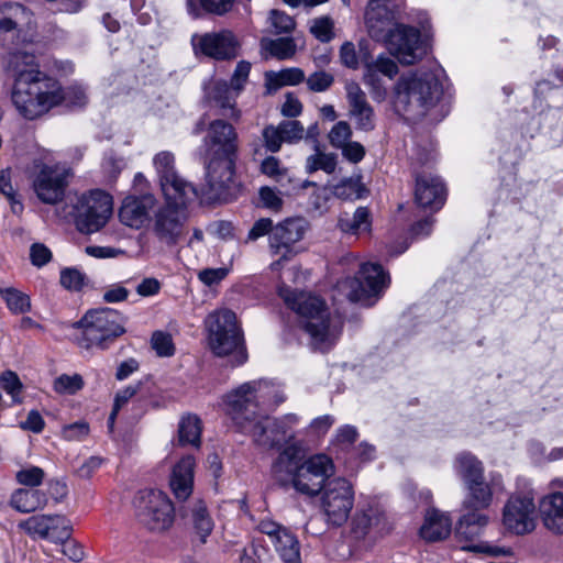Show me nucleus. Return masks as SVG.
<instances>
[{"label": "nucleus", "mask_w": 563, "mask_h": 563, "mask_svg": "<svg viewBox=\"0 0 563 563\" xmlns=\"http://www.w3.org/2000/svg\"><path fill=\"white\" fill-rule=\"evenodd\" d=\"M15 80L12 102L18 112L27 120H34L66 101L70 106L82 107L87 102L85 88L71 86L63 89L59 81L42 73L35 64V56L16 52L10 58Z\"/></svg>", "instance_id": "nucleus-1"}, {"label": "nucleus", "mask_w": 563, "mask_h": 563, "mask_svg": "<svg viewBox=\"0 0 563 563\" xmlns=\"http://www.w3.org/2000/svg\"><path fill=\"white\" fill-rule=\"evenodd\" d=\"M206 185L210 201L228 202L238 191L235 165L239 157L236 129L223 119L209 122L201 144Z\"/></svg>", "instance_id": "nucleus-2"}, {"label": "nucleus", "mask_w": 563, "mask_h": 563, "mask_svg": "<svg viewBox=\"0 0 563 563\" xmlns=\"http://www.w3.org/2000/svg\"><path fill=\"white\" fill-rule=\"evenodd\" d=\"M334 473L333 461L325 454L305 459L298 444H288L279 452L271 466L274 481L283 487L291 486L296 492L316 496L323 483Z\"/></svg>", "instance_id": "nucleus-3"}, {"label": "nucleus", "mask_w": 563, "mask_h": 563, "mask_svg": "<svg viewBox=\"0 0 563 563\" xmlns=\"http://www.w3.org/2000/svg\"><path fill=\"white\" fill-rule=\"evenodd\" d=\"M278 294L286 306L300 316L301 325L314 349L328 351L335 344L343 323L340 317L330 314L322 299L288 286H280Z\"/></svg>", "instance_id": "nucleus-4"}, {"label": "nucleus", "mask_w": 563, "mask_h": 563, "mask_svg": "<svg viewBox=\"0 0 563 563\" xmlns=\"http://www.w3.org/2000/svg\"><path fill=\"white\" fill-rule=\"evenodd\" d=\"M443 87L434 71L409 70L399 76L393 89L395 111L418 119L428 113L441 99Z\"/></svg>", "instance_id": "nucleus-5"}, {"label": "nucleus", "mask_w": 563, "mask_h": 563, "mask_svg": "<svg viewBox=\"0 0 563 563\" xmlns=\"http://www.w3.org/2000/svg\"><path fill=\"white\" fill-rule=\"evenodd\" d=\"M283 393L267 379L251 380L223 395L219 404L242 432L256 417L260 405H279Z\"/></svg>", "instance_id": "nucleus-6"}, {"label": "nucleus", "mask_w": 563, "mask_h": 563, "mask_svg": "<svg viewBox=\"0 0 563 563\" xmlns=\"http://www.w3.org/2000/svg\"><path fill=\"white\" fill-rule=\"evenodd\" d=\"M71 328L75 343L85 350H106L125 332L122 314L111 308L89 310Z\"/></svg>", "instance_id": "nucleus-7"}, {"label": "nucleus", "mask_w": 563, "mask_h": 563, "mask_svg": "<svg viewBox=\"0 0 563 563\" xmlns=\"http://www.w3.org/2000/svg\"><path fill=\"white\" fill-rule=\"evenodd\" d=\"M205 323L208 332V344L213 354L217 356L234 354V366L246 362L247 353L243 331L232 310L223 308L210 312Z\"/></svg>", "instance_id": "nucleus-8"}, {"label": "nucleus", "mask_w": 563, "mask_h": 563, "mask_svg": "<svg viewBox=\"0 0 563 563\" xmlns=\"http://www.w3.org/2000/svg\"><path fill=\"white\" fill-rule=\"evenodd\" d=\"M112 197L108 192L93 189L70 198L65 210L79 232L91 234L106 225L112 214Z\"/></svg>", "instance_id": "nucleus-9"}, {"label": "nucleus", "mask_w": 563, "mask_h": 563, "mask_svg": "<svg viewBox=\"0 0 563 563\" xmlns=\"http://www.w3.org/2000/svg\"><path fill=\"white\" fill-rule=\"evenodd\" d=\"M133 506L139 523L151 532H166L174 525V504L167 494L159 489L150 488L137 492Z\"/></svg>", "instance_id": "nucleus-10"}, {"label": "nucleus", "mask_w": 563, "mask_h": 563, "mask_svg": "<svg viewBox=\"0 0 563 563\" xmlns=\"http://www.w3.org/2000/svg\"><path fill=\"white\" fill-rule=\"evenodd\" d=\"M389 284V277L377 263L363 264L357 277H346L338 283L340 292L353 302L371 307Z\"/></svg>", "instance_id": "nucleus-11"}, {"label": "nucleus", "mask_w": 563, "mask_h": 563, "mask_svg": "<svg viewBox=\"0 0 563 563\" xmlns=\"http://www.w3.org/2000/svg\"><path fill=\"white\" fill-rule=\"evenodd\" d=\"M321 508L329 525L340 527L346 522L354 504L352 484L342 477L325 481L321 488Z\"/></svg>", "instance_id": "nucleus-12"}, {"label": "nucleus", "mask_w": 563, "mask_h": 563, "mask_svg": "<svg viewBox=\"0 0 563 563\" xmlns=\"http://www.w3.org/2000/svg\"><path fill=\"white\" fill-rule=\"evenodd\" d=\"M166 203L157 210L154 217L153 232L166 245H175L183 236L187 220V205L195 199H165Z\"/></svg>", "instance_id": "nucleus-13"}, {"label": "nucleus", "mask_w": 563, "mask_h": 563, "mask_svg": "<svg viewBox=\"0 0 563 563\" xmlns=\"http://www.w3.org/2000/svg\"><path fill=\"white\" fill-rule=\"evenodd\" d=\"M307 229L308 222L300 217L285 219L274 227L268 247L278 258L271 264L273 271H278L295 255L294 245L302 240Z\"/></svg>", "instance_id": "nucleus-14"}, {"label": "nucleus", "mask_w": 563, "mask_h": 563, "mask_svg": "<svg viewBox=\"0 0 563 563\" xmlns=\"http://www.w3.org/2000/svg\"><path fill=\"white\" fill-rule=\"evenodd\" d=\"M389 52L404 65L420 60L428 51V44L420 31L413 26L398 24L384 42Z\"/></svg>", "instance_id": "nucleus-15"}, {"label": "nucleus", "mask_w": 563, "mask_h": 563, "mask_svg": "<svg viewBox=\"0 0 563 563\" xmlns=\"http://www.w3.org/2000/svg\"><path fill=\"white\" fill-rule=\"evenodd\" d=\"M174 162L175 158L170 152H161L153 159L165 199L173 200L179 197L196 199L197 189L177 175Z\"/></svg>", "instance_id": "nucleus-16"}, {"label": "nucleus", "mask_w": 563, "mask_h": 563, "mask_svg": "<svg viewBox=\"0 0 563 563\" xmlns=\"http://www.w3.org/2000/svg\"><path fill=\"white\" fill-rule=\"evenodd\" d=\"M536 505L530 495H512L503 509V525L507 530L523 536L536 528Z\"/></svg>", "instance_id": "nucleus-17"}, {"label": "nucleus", "mask_w": 563, "mask_h": 563, "mask_svg": "<svg viewBox=\"0 0 563 563\" xmlns=\"http://www.w3.org/2000/svg\"><path fill=\"white\" fill-rule=\"evenodd\" d=\"M19 528L33 539L59 542L71 536V525L62 515H35L19 523Z\"/></svg>", "instance_id": "nucleus-18"}, {"label": "nucleus", "mask_w": 563, "mask_h": 563, "mask_svg": "<svg viewBox=\"0 0 563 563\" xmlns=\"http://www.w3.org/2000/svg\"><path fill=\"white\" fill-rule=\"evenodd\" d=\"M191 44L196 52L219 59H230L238 55L239 42L231 31L222 30L220 32L195 34L191 37Z\"/></svg>", "instance_id": "nucleus-19"}, {"label": "nucleus", "mask_w": 563, "mask_h": 563, "mask_svg": "<svg viewBox=\"0 0 563 563\" xmlns=\"http://www.w3.org/2000/svg\"><path fill=\"white\" fill-rule=\"evenodd\" d=\"M252 437L254 443L262 448H277L294 439L284 422L269 417L255 418L243 431Z\"/></svg>", "instance_id": "nucleus-20"}, {"label": "nucleus", "mask_w": 563, "mask_h": 563, "mask_svg": "<svg viewBox=\"0 0 563 563\" xmlns=\"http://www.w3.org/2000/svg\"><path fill=\"white\" fill-rule=\"evenodd\" d=\"M397 73V64L384 54L364 64L363 82L368 88L374 101L382 102L387 97V88L382 76L393 79Z\"/></svg>", "instance_id": "nucleus-21"}, {"label": "nucleus", "mask_w": 563, "mask_h": 563, "mask_svg": "<svg viewBox=\"0 0 563 563\" xmlns=\"http://www.w3.org/2000/svg\"><path fill=\"white\" fill-rule=\"evenodd\" d=\"M34 190L38 199L48 205L60 201L67 186V175L57 167L43 166L34 179Z\"/></svg>", "instance_id": "nucleus-22"}, {"label": "nucleus", "mask_w": 563, "mask_h": 563, "mask_svg": "<svg viewBox=\"0 0 563 563\" xmlns=\"http://www.w3.org/2000/svg\"><path fill=\"white\" fill-rule=\"evenodd\" d=\"M364 19L369 36L377 42H385L398 25L394 22V12L388 9L387 0H369Z\"/></svg>", "instance_id": "nucleus-23"}, {"label": "nucleus", "mask_w": 563, "mask_h": 563, "mask_svg": "<svg viewBox=\"0 0 563 563\" xmlns=\"http://www.w3.org/2000/svg\"><path fill=\"white\" fill-rule=\"evenodd\" d=\"M349 114L354 120L356 129L365 132L375 129V112L366 98V93L354 81L345 85Z\"/></svg>", "instance_id": "nucleus-24"}, {"label": "nucleus", "mask_w": 563, "mask_h": 563, "mask_svg": "<svg viewBox=\"0 0 563 563\" xmlns=\"http://www.w3.org/2000/svg\"><path fill=\"white\" fill-rule=\"evenodd\" d=\"M415 199L419 207L439 210L445 201V188L442 180L432 175H418L416 177Z\"/></svg>", "instance_id": "nucleus-25"}, {"label": "nucleus", "mask_w": 563, "mask_h": 563, "mask_svg": "<svg viewBox=\"0 0 563 563\" xmlns=\"http://www.w3.org/2000/svg\"><path fill=\"white\" fill-rule=\"evenodd\" d=\"M196 461L194 456L181 457L172 468L169 487L176 499L184 501L194 490Z\"/></svg>", "instance_id": "nucleus-26"}, {"label": "nucleus", "mask_w": 563, "mask_h": 563, "mask_svg": "<svg viewBox=\"0 0 563 563\" xmlns=\"http://www.w3.org/2000/svg\"><path fill=\"white\" fill-rule=\"evenodd\" d=\"M465 487L467 497L463 506L466 509H486L490 506L494 494L503 490V479L500 475H492L489 483L485 482L483 477Z\"/></svg>", "instance_id": "nucleus-27"}, {"label": "nucleus", "mask_w": 563, "mask_h": 563, "mask_svg": "<svg viewBox=\"0 0 563 563\" xmlns=\"http://www.w3.org/2000/svg\"><path fill=\"white\" fill-rule=\"evenodd\" d=\"M154 197L151 195L126 197L119 210L120 221L133 229L142 228L148 219V212L154 207Z\"/></svg>", "instance_id": "nucleus-28"}, {"label": "nucleus", "mask_w": 563, "mask_h": 563, "mask_svg": "<svg viewBox=\"0 0 563 563\" xmlns=\"http://www.w3.org/2000/svg\"><path fill=\"white\" fill-rule=\"evenodd\" d=\"M229 82L224 80L214 81L207 91V98L211 106L220 109V114L233 121L241 119L242 112L236 108V98Z\"/></svg>", "instance_id": "nucleus-29"}, {"label": "nucleus", "mask_w": 563, "mask_h": 563, "mask_svg": "<svg viewBox=\"0 0 563 563\" xmlns=\"http://www.w3.org/2000/svg\"><path fill=\"white\" fill-rule=\"evenodd\" d=\"M543 526L553 534H563V493H551L540 500Z\"/></svg>", "instance_id": "nucleus-30"}, {"label": "nucleus", "mask_w": 563, "mask_h": 563, "mask_svg": "<svg viewBox=\"0 0 563 563\" xmlns=\"http://www.w3.org/2000/svg\"><path fill=\"white\" fill-rule=\"evenodd\" d=\"M452 529V520L448 514L435 508L427 510L420 537L427 542H438L446 539Z\"/></svg>", "instance_id": "nucleus-31"}, {"label": "nucleus", "mask_w": 563, "mask_h": 563, "mask_svg": "<svg viewBox=\"0 0 563 563\" xmlns=\"http://www.w3.org/2000/svg\"><path fill=\"white\" fill-rule=\"evenodd\" d=\"M32 12L20 2L0 3V33L20 32L22 26L30 25Z\"/></svg>", "instance_id": "nucleus-32"}, {"label": "nucleus", "mask_w": 563, "mask_h": 563, "mask_svg": "<svg viewBox=\"0 0 563 563\" xmlns=\"http://www.w3.org/2000/svg\"><path fill=\"white\" fill-rule=\"evenodd\" d=\"M45 492L36 488H18L10 498V506L22 514H30L43 509L47 504Z\"/></svg>", "instance_id": "nucleus-33"}, {"label": "nucleus", "mask_w": 563, "mask_h": 563, "mask_svg": "<svg viewBox=\"0 0 563 563\" xmlns=\"http://www.w3.org/2000/svg\"><path fill=\"white\" fill-rule=\"evenodd\" d=\"M454 470L465 486L484 477L482 462L471 453L459 454L454 461Z\"/></svg>", "instance_id": "nucleus-34"}, {"label": "nucleus", "mask_w": 563, "mask_h": 563, "mask_svg": "<svg viewBox=\"0 0 563 563\" xmlns=\"http://www.w3.org/2000/svg\"><path fill=\"white\" fill-rule=\"evenodd\" d=\"M371 224V214L366 207H358L352 216L343 213L338 220L339 229L353 235L369 232Z\"/></svg>", "instance_id": "nucleus-35"}, {"label": "nucleus", "mask_w": 563, "mask_h": 563, "mask_svg": "<svg viewBox=\"0 0 563 563\" xmlns=\"http://www.w3.org/2000/svg\"><path fill=\"white\" fill-rule=\"evenodd\" d=\"M380 511L377 507L367 505L355 511L351 520V531L356 539L364 538L371 528L378 523Z\"/></svg>", "instance_id": "nucleus-36"}, {"label": "nucleus", "mask_w": 563, "mask_h": 563, "mask_svg": "<svg viewBox=\"0 0 563 563\" xmlns=\"http://www.w3.org/2000/svg\"><path fill=\"white\" fill-rule=\"evenodd\" d=\"M305 80V73L300 68L291 67L279 71L265 73V86L268 91H276L284 86H295Z\"/></svg>", "instance_id": "nucleus-37"}, {"label": "nucleus", "mask_w": 563, "mask_h": 563, "mask_svg": "<svg viewBox=\"0 0 563 563\" xmlns=\"http://www.w3.org/2000/svg\"><path fill=\"white\" fill-rule=\"evenodd\" d=\"M462 516L456 525V534L465 540H472L479 536L484 527L488 523V517L478 510Z\"/></svg>", "instance_id": "nucleus-38"}, {"label": "nucleus", "mask_w": 563, "mask_h": 563, "mask_svg": "<svg viewBox=\"0 0 563 563\" xmlns=\"http://www.w3.org/2000/svg\"><path fill=\"white\" fill-rule=\"evenodd\" d=\"M201 420L195 415L183 417L178 424V443L181 446L199 448L201 443Z\"/></svg>", "instance_id": "nucleus-39"}, {"label": "nucleus", "mask_w": 563, "mask_h": 563, "mask_svg": "<svg viewBox=\"0 0 563 563\" xmlns=\"http://www.w3.org/2000/svg\"><path fill=\"white\" fill-rule=\"evenodd\" d=\"M235 0H187L190 15L199 18L202 13L223 15L231 11Z\"/></svg>", "instance_id": "nucleus-40"}, {"label": "nucleus", "mask_w": 563, "mask_h": 563, "mask_svg": "<svg viewBox=\"0 0 563 563\" xmlns=\"http://www.w3.org/2000/svg\"><path fill=\"white\" fill-rule=\"evenodd\" d=\"M191 521L199 541L206 543L207 538L213 530L214 523L203 501L198 500L194 504Z\"/></svg>", "instance_id": "nucleus-41"}, {"label": "nucleus", "mask_w": 563, "mask_h": 563, "mask_svg": "<svg viewBox=\"0 0 563 563\" xmlns=\"http://www.w3.org/2000/svg\"><path fill=\"white\" fill-rule=\"evenodd\" d=\"M272 543L283 561L300 558L299 541L287 529L279 531V534L274 537Z\"/></svg>", "instance_id": "nucleus-42"}, {"label": "nucleus", "mask_w": 563, "mask_h": 563, "mask_svg": "<svg viewBox=\"0 0 563 563\" xmlns=\"http://www.w3.org/2000/svg\"><path fill=\"white\" fill-rule=\"evenodd\" d=\"M0 296L5 301L8 309L15 314L25 313L31 310L30 297L13 287L1 288Z\"/></svg>", "instance_id": "nucleus-43"}, {"label": "nucleus", "mask_w": 563, "mask_h": 563, "mask_svg": "<svg viewBox=\"0 0 563 563\" xmlns=\"http://www.w3.org/2000/svg\"><path fill=\"white\" fill-rule=\"evenodd\" d=\"M263 47L278 59H288L296 53V44L290 37H279L263 43Z\"/></svg>", "instance_id": "nucleus-44"}, {"label": "nucleus", "mask_w": 563, "mask_h": 563, "mask_svg": "<svg viewBox=\"0 0 563 563\" xmlns=\"http://www.w3.org/2000/svg\"><path fill=\"white\" fill-rule=\"evenodd\" d=\"M336 167V157L334 154H327L317 152L310 155L306 162V170L311 174L317 170H323L327 174H332Z\"/></svg>", "instance_id": "nucleus-45"}, {"label": "nucleus", "mask_w": 563, "mask_h": 563, "mask_svg": "<svg viewBox=\"0 0 563 563\" xmlns=\"http://www.w3.org/2000/svg\"><path fill=\"white\" fill-rule=\"evenodd\" d=\"M333 27V20L330 16L324 15L316 18L311 21L310 32L317 40L327 43L330 42L334 36Z\"/></svg>", "instance_id": "nucleus-46"}, {"label": "nucleus", "mask_w": 563, "mask_h": 563, "mask_svg": "<svg viewBox=\"0 0 563 563\" xmlns=\"http://www.w3.org/2000/svg\"><path fill=\"white\" fill-rule=\"evenodd\" d=\"M45 477V472L38 466H29L21 468L15 474L16 482L30 488L38 487Z\"/></svg>", "instance_id": "nucleus-47"}, {"label": "nucleus", "mask_w": 563, "mask_h": 563, "mask_svg": "<svg viewBox=\"0 0 563 563\" xmlns=\"http://www.w3.org/2000/svg\"><path fill=\"white\" fill-rule=\"evenodd\" d=\"M140 384L128 386L126 388L117 393L114 398V405L108 419V428L112 432L114 427L115 417L119 413L121 407L125 405L133 396L137 394Z\"/></svg>", "instance_id": "nucleus-48"}, {"label": "nucleus", "mask_w": 563, "mask_h": 563, "mask_svg": "<svg viewBox=\"0 0 563 563\" xmlns=\"http://www.w3.org/2000/svg\"><path fill=\"white\" fill-rule=\"evenodd\" d=\"M84 386L82 377L78 374L58 376L54 382V389L59 394L74 395Z\"/></svg>", "instance_id": "nucleus-49"}, {"label": "nucleus", "mask_w": 563, "mask_h": 563, "mask_svg": "<svg viewBox=\"0 0 563 563\" xmlns=\"http://www.w3.org/2000/svg\"><path fill=\"white\" fill-rule=\"evenodd\" d=\"M261 172L277 183L289 179L288 169L283 167L280 161L275 156H268L262 162Z\"/></svg>", "instance_id": "nucleus-50"}, {"label": "nucleus", "mask_w": 563, "mask_h": 563, "mask_svg": "<svg viewBox=\"0 0 563 563\" xmlns=\"http://www.w3.org/2000/svg\"><path fill=\"white\" fill-rule=\"evenodd\" d=\"M250 71L251 64L249 62L241 60L238 63L229 84V87L232 89L235 96H239L244 89V86L247 82L250 76Z\"/></svg>", "instance_id": "nucleus-51"}, {"label": "nucleus", "mask_w": 563, "mask_h": 563, "mask_svg": "<svg viewBox=\"0 0 563 563\" xmlns=\"http://www.w3.org/2000/svg\"><path fill=\"white\" fill-rule=\"evenodd\" d=\"M250 71L251 64L249 62L241 60L238 63L229 84V87L232 89L235 96H239L244 89V86L247 82L250 76Z\"/></svg>", "instance_id": "nucleus-52"}, {"label": "nucleus", "mask_w": 563, "mask_h": 563, "mask_svg": "<svg viewBox=\"0 0 563 563\" xmlns=\"http://www.w3.org/2000/svg\"><path fill=\"white\" fill-rule=\"evenodd\" d=\"M352 136V130L347 122L339 121L329 132V142L335 148H342Z\"/></svg>", "instance_id": "nucleus-53"}, {"label": "nucleus", "mask_w": 563, "mask_h": 563, "mask_svg": "<svg viewBox=\"0 0 563 563\" xmlns=\"http://www.w3.org/2000/svg\"><path fill=\"white\" fill-rule=\"evenodd\" d=\"M358 189V180L353 178H345L333 186L332 192L335 197L340 199L351 200L360 198Z\"/></svg>", "instance_id": "nucleus-54"}, {"label": "nucleus", "mask_w": 563, "mask_h": 563, "mask_svg": "<svg viewBox=\"0 0 563 563\" xmlns=\"http://www.w3.org/2000/svg\"><path fill=\"white\" fill-rule=\"evenodd\" d=\"M262 137L265 148L272 153H277L285 142L279 124L277 126L272 124L265 126L262 131Z\"/></svg>", "instance_id": "nucleus-55"}, {"label": "nucleus", "mask_w": 563, "mask_h": 563, "mask_svg": "<svg viewBox=\"0 0 563 563\" xmlns=\"http://www.w3.org/2000/svg\"><path fill=\"white\" fill-rule=\"evenodd\" d=\"M152 347L155 350L157 355L159 356H172L175 352V346L173 343L172 335L163 332L156 331L152 335Z\"/></svg>", "instance_id": "nucleus-56"}, {"label": "nucleus", "mask_w": 563, "mask_h": 563, "mask_svg": "<svg viewBox=\"0 0 563 563\" xmlns=\"http://www.w3.org/2000/svg\"><path fill=\"white\" fill-rule=\"evenodd\" d=\"M0 386L4 391L11 395L13 402H20L19 394L22 389V383L14 372H3L0 376Z\"/></svg>", "instance_id": "nucleus-57"}, {"label": "nucleus", "mask_w": 563, "mask_h": 563, "mask_svg": "<svg viewBox=\"0 0 563 563\" xmlns=\"http://www.w3.org/2000/svg\"><path fill=\"white\" fill-rule=\"evenodd\" d=\"M306 82L311 91L322 92L328 90L332 86V84L334 82V77L330 73L320 70L311 74L307 78Z\"/></svg>", "instance_id": "nucleus-58"}, {"label": "nucleus", "mask_w": 563, "mask_h": 563, "mask_svg": "<svg viewBox=\"0 0 563 563\" xmlns=\"http://www.w3.org/2000/svg\"><path fill=\"white\" fill-rule=\"evenodd\" d=\"M279 128L286 143H296L303 137V125L297 120L282 121Z\"/></svg>", "instance_id": "nucleus-59"}, {"label": "nucleus", "mask_w": 563, "mask_h": 563, "mask_svg": "<svg viewBox=\"0 0 563 563\" xmlns=\"http://www.w3.org/2000/svg\"><path fill=\"white\" fill-rule=\"evenodd\" d=\"M269 20L276 33H289L295 29L294 19L285 12L272 10Z\"/></svg>", "instance_id": "nucleus-60"}, {"label": "nucleus", "mask_w": 563, "mask_h": 563, "mask_svg": "<svg viewBox=\"0 0 563 563\" xmlns=\"http://www.w3.org/2000/svg\"><path fill=\"white\" fill-rule=\"evenodd\" d=\"M85 275L76 268H64L60 272V284L69 290H79L84 286Z\"/></svg>", "instance_id": "nucleus-61"}, {"label": "nucleus", "mask_w": 563, "mask_h": 563, "mask_svg": "<svg viewBox=\"0 0 563 563\" xmlns=\"http://www.w3.org/2000/svg\"><path fill=\"white\" fill-rule=\"evenodd\" d=\"M62 544V552L73 562H80L85 558L82 545L68 536L65 540L58 542Z\"/></svg>", "instance_id": "nucleus-62"}, {"label": "nucleus", "mask_w": 563, "mask_h": 563, "mask_svg": "<svg viewBox=\"0 0 563 563\" xmlns=\"http://www.w3.org/2000/svg\"><path fill=\"white\" fill-rule=\"evenodd\" d=\"M273 221L269 218H261L250 229L246 242H253L262 236L271 235L274 230Z\"/></svg>", "instance_id": "nucleus-63"}, {"label": "nucleus", "mask_w": 563, "mask_h": 563, "mask_svg": "<svg viewBox=\"0 0 563 563\" xmlns=\"http://www.w3.org/2000/svg\"><path fill=\"white\" fill-rule=\"evenodd\" d=\"M30 260L32 265L43 267L51 262L52 252L43 243H33L30 247Z\"/></svg>", "instance_id": "nucleus-64"}]
</instances>
